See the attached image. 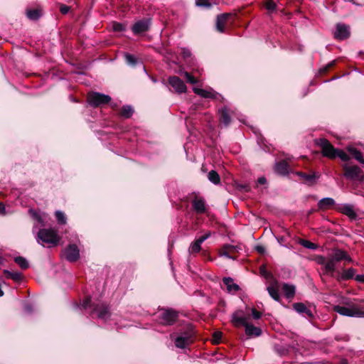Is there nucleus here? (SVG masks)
Listing matches in <instances>:
<instances>
[{
    "mask_svg": "<svg viewBox=\"0 0 364 364\" xmlns=\"http://www.w3.org/2000/svg\"><path fill=\"white\" fill-rule=\"evenodd\" d=\"M316 144L321 148V153L324 157L334 159L338 156L343 161H348L350 159V156L344 151L336 149L326 138L316 139Z\"/></svg>",
    "mask_w": 364,
    "mask_h": 364,
    "instance_id": "f257e3e1",
    "label": "nucleus"
},
{
    "mask_svg": "<svg viewBox=\"0 0 364 364\" xmlns=\"http://www.w3.org/2000/svg\"><path fill=\"white\" fill-rule=\"evenodd\" d=\"M239 12L223 13L216 16L215 28L220 33H225L227 25L235 26L240 21Z\"/></svg>",
    "mask_w": 364,
    "mask_h": 364,
    "instance_id": "f03ea898",
    "label": "nucleus"
},
{
    "mask_svg": "<svg viewBox=\"0 0 364 364\" xmlns=\"http://www.w3.org/2000/svg\"><path fill=\"white\" fill-rule=\"evenodd\" d=\"M346 306L336 305L333 307L335 312L349 317L364 318V307L355 304L351 301L346 302Z\"/></svg>",
    "mask_w": 364,
    "mask_h": 364,
    "instance_id": "7ed1b4c3",
    "label": "nucleus"
},
{
    "mask_svg": "<svg viewBox=\"0 0 364 364\" xmlns=\"http://www.w3.org/2000/svg\"><path fill=\"white\" fill-rule=\"evenodd\" d=\"M342 260H346L348 262L353 261L346 251L341 249H334L333 253L328 257V263L326 267V272H331V274L333 275L336 270V264Z\"/></svg>",
    "mask_w": 364,
    "mask_h": 364,
    "instance_id": "20e7f679",
    "label": "nucleus"
},
{
    "mask_svg": "<svg viewBox=\"0 0 364 364\" xmlns=\"http://www.w3.org/2000/svg\"><path fill=\"white\" fill-rule=\"evenodd\" d=\"M38 238L47 244L49 247L57 246L61 239L58 231L50 228L41 229L38 232Z\"/></svg>",
    "mask_w": 364,
    "mask_h": 364,
    "instance_id": "39448f33",
    "label": "nucleus"
},
{
    "mask_svg": "<svg viewBox=\"0 0 364 364\" xmlns=\"http://www.w3.org/2000/svg\"><path fill=\"white\" fill-rule=\"evenodd\" d=\"M343 176L347 179L353 181H363L364 180V172L356 165L345 164L342 166Z\"/></svg>",
    "mask_w": 364,
    "mask_h": 364,
    "instance_id": "423d86ee",
    "label": "nucleus"
},
{
    "mask_svg": "<svg viewBox=\"0 0 364 364\" xmlns=\"http://www.w3.org/2000/svg\"><path fill=\"white\" fill-rule=\"evenodd\" d=\"M111 97L107 95L99 92H87V102L93 107H97L110 102Z\"/></svg>",
    "mask_w": 364,
    "mask_h": 364,
    "instance_id": "0eeeda50",
    "label": "nucleus"
},
{
    "mask_svg": "<svg viewBox=\"0 0 364 364\" xmlns=\"http://www.w3.org/2000/svg\"><path fill=\"white\" fill-rule=\"evenodd\" d=\"M178 313L172 309H163L159 316V322L165 326L174 324L178 320Z\"/></svg>",
    "mask_w": 364,
    "mask_h": 364,
    "instance_id": "6e6552de",
    "label": "nucleus"
},
{
    "mask_svg": "<svg viewBox=\"0 0 364 364\" xmlns=\"http://www.w3.org/2000/svg\"><path fill=\"white\" fill-rule=\"evenodd\" d=\"M96 314L98 318L107 319L110 315V307L105 302L95 303L92 305L90 314Z\"/></svg>",
    "mask_w": 364,
    "mask_h": 364,
    "instance_id": "1a4fd4ad",
    "label": "nucleus"
},
{
    "mask_svg": "<svg viewBox=\"0 0 364 364\" xmlns=\"http://www.w3.org/2000/svg\"><path fill=\"white\" fill-rule=\"evenodd\" d=\"M193 195V198L191 200L193 210L199 215L206 213L207 208L205 199L195 193Z\"/></svg>",
    "mask_w": 364,
    "mask_h": 364,
    "instance_id": "9d476101",
    "label": "nucleus"
},
{
    "mask_svg": "<svg viewBox=\"0 0 364 364\" xmlns=\"http://www.w3.org/2000/svg\"><path fill=\"white\" fill-rule=\"evenodd\" d=\"M151 21L149 18H143L137 21L132 26V31L136 36L141 35L149 30Z\"/></svg>",
    "mask_w": 364,
    "mask_h": 364,
    "instance_id": "9b49d317",
    "label": "nucleus"
},
{
    "mask_svg": "<svg viewBox=\"0 0 364 364\" xmlns=\"http://www.w3.org/2000/svg\"><path fill=\"white\" fill-rule=\"evenodd\" d=\"M295 174L300 177L302 183L309 186H314L316 183L317 179L320 177V174L311 171L310 173H306L302 171H296Z\"/></svg>",
    "mask_w": 364,
    "mask_h": 364,
    "instance_id": "f8f14e48",
    "label": "nucleus"
},
{
    "mask_svg": "<svg viewBox=\"0 0 364 364\" xmlns=\"http://www.w3.org/2000/svg\"><path fill=\"white\" fill-rule=\"evenodd\" d=\"M63 256L69 262H76L80 258V250L77 246L75 244L69 245L63 250Z\"/></svg>",
    "mask_w": 364,
    "mask_h": 364,
    "instance_id": "ddd939ff",
    "label": "nucleus"
},
{
    "mask_svg": "<svg viewBox=\"0 0 364 364\" xmlns=\"http://www.w3.org/2000/svg\"><path fill=\"white\" fill-rule=\"evenodd\" d=\"M350 26L344 23H337L334 38L341 41L346 40L350 37Z\"/></svg>",
    "mask_w": 364,
    "mask_h": 364,
    "instance_id": "4468645a",
    "label": "nucleus"
},
{
    "mask_svg": "<svg viewBox=\"0 0 364 364\" xmlns=\"http://www.w3.org/2000/svg\"><path fill=\"white\" fill-rule=\"evenodd\" d=\"M231 322L236 328L245 327L248 323L247 318L242 310H237L232 314Z\"/></svg>",
    "mask_w": 364,
    "mask_h": 364,
    "instance_id": "2eb2a0df",
    "label": "nucleus"
},
{
    "mask_svg": "<svg viewBox=\"0 0 364 364\" xmlns=\"http://www.w3.org/2000/svg\"><path fill=\"white\" fill-rule=\"evenodd\" d=\"M219 122L223 124L225 127L230 125L231 122V114L233 112L231 111L228 107L224 106L218 110Z\"/></svg>",
    "mask_w": 364,
    "mask_h": 364,
    "instance_id": "dca6fc26",
    "label": "nucleus"
},
{
    "mask_svg": "<svg viewBox=\"0 0 364 364\" xmlns=\"http://www.w3.org/2000/svg\"><path fill=\"white\" fill-rule=\"evenodd\" d=\"M43 14V9L40 5H37L35 8L28 7L26 9V16L31 21H38Z\"/></svg>",
    "mask_w": 364,
    "mask_h": 364,
    "instance_id": "f3484780",
    "label": "nucleus"
},
{
    "mask_svg": "<svg viewBox=\"0 0 364 364\" xmlns=\"http://www.w3.org/2000/svg\"><path fill=\"white\" fill-rule=\"evenodd\" d=\"M193 342L191 334L186 333L183 336H178L175 339V346L179 348H185Z\"/></svg>",
    "mask_w": 364,
    "mask_h": 364,
    "instance_id": "a211bd4d",
    "label": "nucleus"
},
{
    "mask_svg": "<svg viewBox=\"0 0 364 364\" xmlns=\"http://www.w3.org/2000/svg\"><path fill=\"white\" fill-rule=\"evenodd\" d=\"M168 84L176 90V91H187V87L184 82L178 76H171L168 77Z\"/></svg>",
    "mask_w": 364,
    "mask_h": 364,
    "instance_id": "6ab92c4d",
    "label": "nucleus"
},
{
    "mask_svg": "<svg viewBox=\"0 0 364 364\" xmlns=\"http://www.w3.org/2000/svg\"><path fill=\"white\" fill-rule=\"evenodd\" d=\"M210 232H207L205 235L200 236L193 243L191 244L189 248L191 254L198 253L201 250V244L210 236Z\"/></svg>",
    "mask_w": 364,
    "mask_h": 364,
    "instance_id": "aec40b11",
    "label": "nucleus"
},
{
    "mask_svg": "<svg viewBox=\"0 0 364 364\" xmlns=\"http://www.w3.org/2000/svg\"><path fill=\"white\" fill-rule=\"evenodd\" d=\"M289 165L286 160H282L275 164L274 171L279 175L287 176L289 173Z\"/></svg>",
    "mask_w": 364,
    "mask_h": 364,
    "instance_id": "412c9836",
    "label": "nucleus"
},
{
    "mask_svg": "<svg viewBox=\"0 0 364 364\" xmlns=\"http://www.w3.org/2000/svg\"><path fill=\"white\" fill-rule=\"evenodd\" d=\"M267 291L271 297L275 301H279L280 296L279 294V285L278 280H272V283H269V286L267 287Z\"/></svg>",
    "mask_w": 364,
    "mask_h": 364,
    "instance_id": "4be33fe9",
    "label": "nucleus"
},
{
    "mask_svg": "<svg viewBox=\"0 0 364 364\" xmlns=\"http://www.w3.org/2000/svg\"><path fill=\"white\" fill-rule=\"evenodd\" d=\"M335 205V201L331 198H324L318 203V210H327L332 208Z\"/></svg>",
    "mask_w": 364,
    "mask_h": 364,
    "instance_id": "5701e85b",
    "label": "nucleus"
},
{
    "mask_svg": "<svg viewBox=\"0 0 364 364\" xmlns=\"http://www.w3.org/2000/svg\"><path fill=\"white\" fill-rule=\"evenodd\" d=\"M341 60V58L335 59L325 66L321 68L318 70V75L321 77L326 75L331 69L334 68L337 63Z\"/></svg>",
    "mask_w": 364,
    "mask_h": 364,
    "instance_id": "b1692460",
    "label": "nucleus"
},
{
    "mask_svg": "<svg viewBox=\"0 0 364 364\" xmlns=\"http://www.w3.org/2000/svg\"><path fill=\"white\" fill-rule=\"evenodd\" d=\"M245 333L247 336H259L262 334V330L259 327L248 323L245 326Z\"/></svg>",
    "mask_w": 364,
    "mask_h": 364,
    "instance_id": "393cba45",
    "label": "nucleus"
},
{
    "mask_svg": "<svg viewBox=\"0 0 364 364\" xmlns=\"http://www.w3.org/2000/svg\"><path fill=\"white\" fill-rule=\"evenodd\" d=\"M3 273L6 279H11L16 282H20L23 279V274L18 272H10L9 270L4 269Z\"/></svg>",
    "mask_w": 364,
    "mask_h": 364,
    "instance_id": "a878e982",
    "label": "nucleus"
},
{
    "mask_svg": "<svg viewBox=\"0 0 364 364\" xmlns=\"http://www.w3.org/2000/svg\"><path fill=\"white\" fill-rule=\"evenodd\" d=\"M282 291L287 299H291L295 296V287L287 283L283 284Z\"/></svg>",
    "mask_w": 364,
    "mask_h": 364,
    "instance_id": "bb28decb",
    "label": "nucleus"
},
{
    "mask_svg": "<svg viewBox=\"0 0 364 364\" xmlns=\"http://www.w3.org/2000/svg\"><path fill=\"white\" fill-rule=\"evenodd\" d=\"M347 151L352 156L353 158H354L359 163L364 166V158L363 156L361 151H360L355 147H348Z\"/></svg>",
    "mask_w": 364,
    "mask_h": 364,
    "instance_id": "cd10ccee",
    "label": "nucleus"
},
{
    "mask_svg": "<svg viewBox=\"0 0 364 364\" xmlns=\"http://www.w3.org/2000/svg\"><path fill=\"white\" fill-rule=\"evenodd\" d=\"M216 0H196V5L203 9L209 10L213 5H217Z\"/></svg>",
    "mask_w": 364,
    "mask_h": 364,
    "instance_id": "c85d7f7f",
    "label": "nucleus"
},
{
    "mask_svg": "<svg viewBox=\"0 0 364 364\" xmlns=\"http://www.w3.org/2000/svg\"><path fill=\"white\" fill-rule=\"evenodd\" d=\"M355 269L350 267L347 269H344L342 273L338 276L337 280H348L352 278H353L355 274Z\"/></svg>",
    "mask_w": 364,
    "mask_h": 364,
    "instance_id": "c756f323",
    "label": "nucleus"
},
{
    "mask_svg": "<svg viewBox=\"0 0 364 364\" xmlns=\"http://www.w3.org/2000/svg\"><path fill=\"white\" fill-rule=\"evenodd\" d=\"M223 282L226 285L228 292H236L240 290V287L233 282L231 277H224Z\"/></svg>",
    "mask_w": 364,
    "mask_h": 364,
    "instance_id": "7c9ffc66",
    "label": "nucleus"
},
{
    "mask_svg": "<svg viewBox=\"0 0 364 364\" xmlns=\"http://www.w3.org/2000/svg\"><path fill=\"white\" fill-rule=\"evenodd\" d=\"M293 307L299 313H305L310 317L313 316V314L311 310H309L303 303H294L293 304Z\"/></svg>",
    "mask_w": 364,
    "mask_h": 364,
    "instance_id": "2f4dec72",
    "label": "nucleus"
},
{
    "mask_svg": "<svg viewBox=\"0 0 364 364\" xmlns=\"http://www.w3.org/2000/svg\"><path fill=\"white\" fill-rule=\"evenodd\" d=\"M134 113V109L130 105H124L119 112V115L125 119L130 118Z\"/></svg>",
    "mask_w": 364,
    "mask_h": 364,
    "instance_id": "473e14b6",
    "label": "nucleus"
},
{
    "mask_svg": "<svg viewBox=\"0 0 364 364\" xmlns=\"http://www.w3.org/2000/svg\"><path fill=\"white\" fill-rule=\"evenodd\" d=\"M263 6L267 10L268 14H272L277 9V4L273 0H265Z\"/></svg>",
    "mask_w": 364,
    "mask_h": 364,
    "instance_id": "72a5a7b5",
    "label": "nucleus"
},
{
    "mask_svg": "<svg viewBox=\"0 0 364 364\" xmlns=\"http://www.w3.org/2000/svg\"><path fill=\"white\" fill-rule=\"evenodd\" d=\"M341 213L346 215H347L348 218H350L351 220L355 219L357 217L356 213L354 211L353 208L350 205H345L342 208Z\"/></svg>",
    "mask_w": 364,
    "mask_h": 364,
    "instance_id": "f704fd0d",
    "label": "nucleus"
},
{
    "mask_svg": "<svg viewBox=\"0 0 364 364\" xmlns=\"http://www.w3.org/2000/svg\"><path fill=\"white\" fill-rule=\"evenodd\" d=\"M124 60L126 63L132 67H135L139 63V60L135 55L129 53H124Z\"/></svg>",
    "mask_w": 364,
    "mask_h": 364,
    "instance_id": "c9c22d12",
    "label": "nucleus"
},
{
    "mask_svg": "<svg viewBox=\"0 0 364 364\" xmlns=\"http://www.w3.org/2000/svg\"><path fill=\"white\" fill-rule=\"evenodd\" d=\"M259 272L262 276H263L267 280H268L269 283H272V280H277L272 274V272L267 271L264 266H261L259 267Z\"/></svg>",
    "mask_w": 364,
    "mask_h": 364,
    "instance_id": "e433bc0d",
    "label": "nucleus"
},
{
    "mask_svg": "<svg viewBox=\"0 0 364 364\" xmlns=\"http://www.w3.org/2000/svg\"><path fill=\"white\" fill-rule=\"evenodd\" d=\"M315 261L318 264L323 265V271L324 274H331V272H326V267L327 264L328 263V257H325L321 255H318L315 257Z\"/></svg>",
    "mask_w": 364,
    "mask_h": 364,
    "instance_id": "4c0bfd02",
    "label": "nucleus"
},
{
    "mask_svg": "<svg viewBox=\"0 0 364 364\" xmlns=\"http://www.w3.org/2000/svg\"><path fill=\"white\" fill-rule=\"evenodd\" d=\"M111 25L114 32H123L127 30V23L112 21Z\"/></svg>",
    "mask_w": 364,
    "mask_h": 364,
    "instance_id": "58836bf2",
    "label": "nucleus"
},
{
    "mask_svg": "<svg viewBox=\"0 0 364 364\" xmlns=\"http://www.w3.org/2000/svg\"><path fill=\"white\" fill-rule=\"evenodd\" d=\"M208 180L215 185L220 183V177L217 171L211 170L208 175Z\"/></svg>",
    "mask_w": 364,
    "mask_h": 364,
    "instance_id": "ea45409f",
    "label": "nucleus"
},
{
    "mask_svg": "<svg viewBox=\"0 0 364 364\" xmlns=\"http://www.w3.org/2000/svg\"><path fill=\"white\" fill-rule=\"evenodd\" d=\"M14 262L23 270L27 269L29 267L28 261L21 256L15 257Z\"/></svg>",
    "mask_w": 364,
    "mask_h": 364,
    "instance_id": "a19ab883",
    "label": "nucleus"
},
{
    "mask_svg": "<svg viewBox=\"0 0 364 364\" xmlns=\"http://www.w3.org/2000/svg\"><path fill=\"white\" fill-rule=\"evenodd\" d=\"M235 251V247L232 245H224L220 250V255H225L228 257H231L230 254Z\"/></svg>",
    "mask_w": 364,
    "mask_h": 364,
    "instance_id": "79ce46f5",
    "label": "nucleus"
},
{
    "mask_svg": "<svg viewBox=\"0 0 364 364\" xmlns=\"http://www.w3.org/2000/svg\"><path fill=\"white\" fill-rule=\"evenodd\" d=\"M55 218H56V220H57L58 224H60V225L66 224V217L63 212H61L60 210H57L55 213Z\"/></svg>",
    "mask_w": 364,
    "mask_h": 364,
    "instance_id": "37998d69",
    "label": "nucleus"
},
{
    "mask_svg": "<svg viewBox=\"0 0 364 364\" xmlns=\"http://www.w3.org/2000/svg\"><path fill=\"white\" fill-rule=\"evenodd\" d=\"M184 79L187 82L191 85H196L198 82L196 77L188 72L184 73Z\"/></svg>",
    "mask_w": 364,
    "mask_h": 364,
    "instance_id": "c03bdc74",
    "label": "nucleus"
},
{
    "mask_svg": "<svg viewBox=\"0 0 364 364\" xmlns=\"http://www.w3.org/2000/svg\"><path fill=\"white\" fill-rule=\"evenodd\" d=\"M223 336L221 331H217L213 333L212 343L213 344H218L220 343Z\"/></svg>",
    "mask_w": 364,
    "mask_h": 364,
    "instance_id": "a18cd8bd",
    "label": "nucleus"
},
{
    "mask_svg": "<svg viewBox=\"0 0 364 364\" xmlns=\"http://www.w3.org/2000/svg\"><path fill=\"white\" fill-rule=\"evenodd\" d=\"M300 243L304 247L308 249L315 250L317 247V245L315 243H313L306 240H301Z\"/></svg>",
    "mask_w": 364,
    "mask_h": 364,
    "instance_id": "49530a36",
    "label": "nucleus"
},
{
    "mask_svg": "<svg viewBox=\"0 0 364 364\" xmlns=\"http://www.w3.org/2000/svg\"><path fill=\"white\" fill-rule=\"evenodd\" d=\"M94 303H92L91 301V297L90 296H87L85 297V299L83 300L82 303V306L83 309H87L88 307H90L92 309V305Z\"/></svg>",
    "mask_w": 364,
    "mask_h": 364,
    "instance_id": "de8ad7c7",
    "label": "nucleus"
},
{
    "mask_svg": "<svg viewBox=\"0 0 364 364\" xmlns=\"http://www.w3.org/2000/svg\"><path fill=\"white\" fill-rule=\"evenodd\" d=\"M180 54L181 55L182 58L184 60H188L192 55L191 52L188 49L184 48H181V51Z\"/></svg>",
    "mask_w": 364,
    "mask_h": 364,
    "instance_id": "09e8293b",
    "label": "nucleus"
},
{
    "mask_svg": "<svg viewBox=\"0 0 364 364\" xmlns=\"http://www.w3.org/2000/svg\"><path fill=\"white\" fill-rule=\"evenodd\" d=\"M204 98H215L216 95L214 92H197Z\"/></svg>",
    "mask_w": 364,
    "mask_h": 364,
    "instance_id": "8fccbe9b",
    "label": "nucleus"
},
{
    "mask_svg": "<svg viewBox=\"0 0 364 364\" xmlns=\"http://www.w3.org/2000/svg\"><path fill=\"white\" fill-rule=\"evenodd\" d=\"M70 9V7L65 4H61L60 6V11L63 14H67L69 12Z\"/></svg>",
    "mask_w": 364,
    "mask_h": 364,
    "instance_id": "3c124183",
    "label": "nucleus"
},
{
    "mask_svg": "<svg viewBox=\"0 0 364 364\" xmlns=\"http://www.w3.org/2000/svg\"><path fill=\"white\" fill-rule=\"evenodd\" d=\"M252 315L255 319H259L262 316V314L258 311L255 308L252 309Z\"/></svg>",
    "mask_w": 364,
    "mask_h": 364,
    "instance_id": "603ef678",
    "label": "nucleus"
},
{
    "mask_svg": "<svg viewBox=\"0 0 364 364\" xmlns=\"http://www.w3.org/2000/svg\"><path fill=\"white\" fill-rule=\"evenodd\" d=\"M0 215H6V207L3 203H0Z\"/></svg>",
    "mask_w": 364,
    "mask_h": 364,
    "instance_id": "864d4df0",
    "label": "nucleus"
},
{
    "mask_svg": "<svg viewBox=\"0 0 364 364\" xmlns=\"http://www.w3.org/2000/svg\"><path fill=\"white\" fill-rule=\"evenodd\" d=\"M355 279L357 282L364 283V275L363 274H358L355 276Z\"/></svg>",
    "mask_w": 364,
    "mask_h": 364,
    "instance_id": "5fc2aeb1",
    "label": "nucleus"
},
{
    "mask_svg": "<svg viewBox=\"0 0 364 364\" xmlns=\"http://www.w3.org/2000/svg\"><path fill=\"white\" fill-rule=\"evenodd\" d=\"M257 181H258V183H259V184L263 185V184H265V183H267V179H266V178H265V177L262 176V177H259V178H258Z\"/></svg>",
    "mask_w": 364,
    "mask_h": 364,
    "instance_id": "6e6d98bb",
    "label": "nucleus"
},
{
    "mask_svg": "<svg viewBox=\"0 0 364 364\" xmlns=\"http://www.w3.org/2000/svg\"><path fill=\"white\" fill-rule=\"evenodd\" d=\"M257 251L259 252V253H263L264 252V249L263 247H261V246H258L257 247Z\"/></svg>",
    "mask_w": 364,
    "mask_h": 364,
    "instance_id": "4d7b16f0",
    "label": "nucleus"
},
{
    "mask_svg": "<svg viewBox=\"0 0 364 364\" xmlns=\"http://www.w3.org/2000/svg\"><path fill=\"white\" fill-rule=\"evenodd\" d=\"M192 91L196 92V91H206V90L204 89H202V88L193 87Z\"/></svg>",
    "mask_w": 364,
    "mask_h": 364,
    "instance_id": "13d9d810",
    "label": "nucleus"
},
{
    "mask_svg": "<svg viewBox=\"0 0 364 364\" xmlns=\"http://www.w3.org/2000/svg\"><path fill=\"white\" fill-rule=\"evenodd\" d=\"M358 55H364V53H363V52H362V51H360V52L358 53Z\"/></svg>",
    "mask_w": 364,
    "mask_h": 364,
    "instance_id": "bf43d9fd",
    "label": "nucleus"
},
{
    "mask_svg": "<svg viewBox=\"0 0 364 364\" xmlns=\"http://www.w3.org/2000/svg\"><path fill=\"white\" fill-rule=\"evenodd\" d=\"M338 77V75H335L333 76L331 80H334V79H337Z\"/></svg>",
    "mask_w": 364,
    "mask_h": 364,
    "instance_id": "052dcab7",
    "label": "nucleus"
},
{
    "mask_svg": "<svg viewBox=\"0 0 364 364\" xmlns=\"http://www.w3.org/2000/svg\"><path fill=\"white\" fill-rule=\"evenodd\" d=\"M244 188H246V191H250V188L247 186H245Z\"/></svg>",
    "mask_w": 364,
    "mask_h": 364,
    "instance_id": "680f3d73",
    "label": "nucleus"
},
{
    "mask_svg": "<svg viewBox=\"0 0 364 364\" xmlns=\"http://www.w3.org/2000/svg\"><path fill=\"white\" fill-rule=\"evenodd\" d=\"M281 0H278V1H280Z\"/></svg>",
    "mask_w": 364,
    "mask_h": 364,
    "instance_id": "e2e57ef3",
    "label": "nucleus"
}]
</instances>
